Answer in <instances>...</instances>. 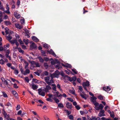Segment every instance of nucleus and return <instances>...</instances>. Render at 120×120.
I'll list each match as a JSON object with an SVG mask.
<instances>
[{"label": "nucleus", "instance_id": "f704fd0d", "mask_svg": "<svg viewBox=\"0 0 120 120\" xmlns=\"http://www.w3.org/2000/svg\"><path fill=\"white\" fill-rule=\"evenodd\" d=\"M29 40L28 39H27V40H26L25 39H24L23 40V42H24L25 44L26 45H27L28 43V41Z\"/></svg>", "mask_w": 120, "mask_h": 120}, {"label": "nucleus", "instance_id": "393cba45", "mask_svg": "<svg viewBox=\"0 0 120 120\" xmlns=\"http://www.w3.org/2000/svg\"><path fill=\"white\" fill-rule=\"evenodd\" d=\"M38 88V86L34 84H33L32 85V88L33 90H35L37 89Z\"/></svg>", "mask_w": 120, "mask_h": 120}, {"label": "nucleus", "instance_id": "f03ea898", "mask_svg": "<svg viewBox=\"0 0 120 120\" xmlns=\"http://www.w3.org/2000/svg\"><path fill=\"white\" fill-rule=\"evenodd\" d=\"M67 78L68 79V80L70 82H72V81H75L76 79V77L75 76H73L71 78L70 77L68 76H66Z\"/></svg>", "mask_w": 120, "mask_h": 120}, {"label": "nucleus", "instance_id": "f257e3e1", "mask_svg": "<svg viewBox=\"0 0 120 120\" xmlns=\"http://www.w3.org/2000/svg\"><path fill=\"white\" fill-rule=\"evenodd\" d=\"M30 43H32L30 45V47L31 49H37V45L35 44L34 42L32 41Z\"/></svg>", "mask_w": 120, "mask_h": 120}, {"label": "nucleus", "instance_id": "6ab92c4d", "mask_svg": "<svg viewBox=\"0 0 120 120\" xmlns=\"http://www.w3.org/2000/svg\"><path fill=\"white\" fill-rule=\"evenodd\" d=\"M30 71L28 69H26L25 71L23 73V74L26 75L27 74H29L30 73Z\"/></svg>", "mask_w": 120, "mask_h": 120}, {"label": "nucleus", "instance_id": "6e6d98bb", "mask_svg": "<svg viewBox=\"0 0 120 120\" xmlns=\"http://www.w3.org/2000/svg\"><path fill=\"white\" fill-rule=\"evenodd\" d=\"M44 65L45 67L46 68H48V65L47 64V63H44Z\"/></svg>", "mask_w": 120, "mask_h": 120}, {"label": "nucleus", "instance_id": "bf43d9fd", "mask_svg": "<svg viewBox=\"0 0 120 120\" xmlns=\"http://www.w3.org/2000/svg\"><path fill=\"white\" fill-rule=\"evenodd\" d=\"M3 113L4 115L5 116H7V114L6 113V112H5V111L4 110V109L3 110Z\"/></svg>", "mask_w": 120, "mask_h": 120}, {"label": "nucleus", "instance_id": "a211bd4d", "mask_svg": "<svg viewBox=\"0 0 120 120\" xmlns=\"http://www.w3.org/2000/svg\"><path fill=\"white\" fill-rule=\"evenodd\" d=\"M14 15L15 17L16 18H19L20 17V15L17 13L14 12Z\"/></svg>", "mask_w": 120, "mask_h": 120}, {"label": "nucleus", "instance_id": "9d476101", "mask_svg": "<svg viewBox=\"0 0 120 120\" xmlns=\"http://www.w3.org/2000/svg\"><path fill=\"white\" fill-rule=\"evenodd\" d=\"M62 66H63L67 68H71L72 67L71 64L68 63H66L65 64H64L62 63Z\"/></svg>", "mask_w": 120, "mask_h": 120}, {"label": "nucleus", "instance_id": "20e7f679", "mask_svg": "<svg viewBox=\"0 0 120 120\" xmlns=\"http://www.w3.org/2000/svg\"><path fill=\"white\" fill-rule=\"evenodd\" d=\"M105 111L104 110H101L100 111V112L98 114V116L100 117H102V116H105V114L104 113Z\"/></svg>", "mask_w": 120, "mask_h": 120}, {"label": "nucleus", "instance_id": "8fccbe9b", "mask_svg": "<svg viewBox=\"0 0 120 120\" xmlns=\"http://www.w3.org/2000/svg\"><path fill=\"white\" fill-rule=\"evenodd\" d=\"M93 103L94 105L95 106H98L99 105V103L97 102L96 101Z\"/></svg>", "mask_w": 120, "mask_h": 120}, {"label": "nucleus", "instance_id": "f3484780", "mask_svg": "<svg viewBox=\"0 0 120 120\" xmlns=\"http://www.w3.org/2000/svg\"><path fill=\"white\" fill-rule=\"evenodd\" d=\"M15 26L16 28L19 29H21L22 28V26L20 24L18 23L15 24Z\"/></svg>", "mask_w": 120, "mask_h": 120}, {"label": "nucleus", "instance_id": "ddd939ff", "mask_svg": "<svg viewBox=\"0 0 120 120\" xmlns=\"http://www.w3.org/2000/svg\"><path fill=\"white\" fill-rule=\"evenodd\" d=\"M97 98L95 96H93L92 97H91V101L93 103L96 102V100Z\"/></svg>", "mask_w": 120, "mask_h": 120}, {"label": "nucleus", "instance_id": "4d7b16f0", "mask_svg": "<svg viewBox=\"0 0 120 120\" xmlns=\"http://www.w3.org/2000/svg\"><path fill=\"white\" fill-rule=\"evenodd\" d=\"M36 62H35L34 60L32 61L31 62V64L32 65H34Z\"/></svg>", "mask_w": 120, "mask_h": 120}, {"label": "nucleus", "instance_id": "ea45409f", "mask_svg": "<svg viewBox=\"0 0 120 120\" xmlns=\"http://www.w3.org/2000/svg\"><path fill=\"white\" fill-rule=\"evenodd\" d=\"M5 62L2 59H1L0 60V63L2 65H3Z\"/></svg>", "mask_w": 120, "mask_h": 120}, {"label": "nucleus", "instance_id": "aec40b11", "mask_svg": "<svg viewBox=\"0 0 120 120\" xmlns=\"http://www.w3.org/2000/svg\"><path fill=\"white\" fill-rule=\"evenodd\" d=\"M80 95L83 98L85 99H86V94H82V93L80 94Z\"/></svg>", "mask_w": 120, "mask_h": 120}, {"label": "nucleus", "instance_id": "13d9d810", "mask_svg": "<svg viewBox=\"0 0 120 120\" xmlns=\"http://www.w3.org/2000/svg\"><path fill=\"white\" fill-rule=\"evenodd\" d=\"M70 92L73 94H75V93L74 91L73 90H70Z\"/></svg>", "mask_w": 120, "mask_h": 120}, {"label": "nucleus", "instance_id": "6e6552de", "mask_svg": "<svg viewBox=\"0 0 120 120\" xmlns=\"http://www.w3.org/2000/svg\"><path fill=\"white\" fill-rule=\"evenodd\" d=\"M66 107L67 108L70 110L72 108V104H71L69 103L68 102L66 104Z\"/></svg>", "mask_w": 120, "mask_h": 120}, {"label": "nucleus", "instance_id": "de8ad7c7", "mask_svg": "<svg viewBox=\"0 0 120 120\" xmlns=\"http://www.w3.org/2000/svg\"><path fill=\"white\" fill-rule=\"evenodd\" d=\"M75 107L78 110L80 108V107L79 106V105H77L75 106Z\"/></svg>", "mask_w": 120, "mask_h": 120}, {"label": "nucleus", "instance_id": "052dcab7", "mask_svg": "<svg viewBox=\"0 0 120 120\" xmlns=\"http://www.w3.org/2000/svg\"><path fill=\"white\" fill-rule=\"evenodd\" d=\"M19 67L21 72L22 73V67L21 64V65H19Z\"/></svg>", "mask_w": 120, "mask_h": 120}, {"label": "nucleus", "instance_id": "0eeeda50", "mask_svg": "<svg viewBox=\"0 0 120 120\" xmlns=\"http://www.w3.org/2000/svg\"><path fill=\"white\" fill-rule=\"evenodd\" d=\"M103 90L106 91H109L111 90V88L109 86H103L102 87Z\"/></svg>", "mask_w": 120, "mask_h": 120}, {"label": "nucleus", "instance_id": "9b49d317", "mask_svg": "<svg viewBox=\"0 0 120 120\" xmlns=\"http://www.w3.org/2000/svg\"><path fill=\"white\" fill-rule=\"evenodd\" d=\"M31 38L35 42H37L39 41V39L35 36H33Z\"/></svg>", "mask_w": 120, "mask_h": 120}, {"label": "nucleus", "instance_id": "1a4fd4ad", "mask_svg": "<svg viewBox=\"0 0 120 120\" xmlns=\"http://www.w3.org/2000/svg\"><path fill=\"white\" fill-rule=\"evenodd\" d=\"M9 41L12 44L15 43L16 45L17 46H18L19 45V43H18L17 42V41L16 40V39L10 40Z\"/></svg>", "mask_w": 120, "mask_h": 120}, {"label": "nucleus", "instance_id": "a18cd8bd", "mask_svg": "<svg viewBox=\"0 0 120 120\" xmlns=\"http://www.w3.org/2000/svg\"><path fill=\"white\" fill-rule=\"evenodd\" d=\"M55 73L56 75L58 76L59 74V72L58 71L56 70L55 71Z\"/></svg>", "mask_w": 120, "mask_h": 120}, {"label": "nucleus", "instance_id": "09e8293b", "mask_svg": "<svg viewBox=\"0 0 120 120\" xmlns=\"http://www.w3.org/2000/svg\"><path fill=\"white\" fill-rule=\"evenodd\" d=\"M68 101H71V102H73V99L71 98H67Z\"/></svg>", "mask_w": 120, "mask_h": 120}, {"label": "nucleus", "instance_id": "7c9ffc66", "mask_svg": "<svg viewBox=\"0 0 120 120\" xmlns=\"http://www.w3.org/2000/svg\"><path fill=\"white\" fill-rule=\"evenodd\" d=\"M58 104V106L60 108L64 107V105L62 103H60Z\"/></svg>", "mask_w": 120, "mask_h": 120}, {"label": "nucleus", "instance_id": "0e129e2a", "mask_svg": "<svg viewBox=\"0 0 120 120\" xmlns=\"http://www.w3.org/2000/svg\"><path fill=\"white\" fill-rule=\"evenodd\" d=\"M44 74L45 75H48L49 73L47 71H45L44 72Z\"/></svg>", "mask_w": 120, "mask_h": 120}, {"label": "nucleus", "instance_id": "680f3d73", "mask_svg": "<svg viewBox=\"0 0 120 120\" xmlns=\"http://www.w3.org/2000/svg\"><path fill=\"white\" fill-rule=\"evenodd\" d=\"M57 87L60 90H62V89H60V85L59 84H57Z\"/></svg>", "mask_w": 120, "mask_h": 120}, {"label": "nucleus", "instance_id": "c85d7f7f", "mask_svg": "<svg viewBox=\"0 0 120 120\" xmlns=\"http://www.w3.org/2000/svg\"><path fill=\"white\" fill-rule=\"evenodd\" d=\"M60 75L64 77V78H67L66 76H68L67 75H65L63 72L62 71L60 73Z\"/></svg>", "mask_w": 120, "mask_h": 120}, {"label": "nucleus", "instance_id": "a19ab883", "mask_svg": "<svg viewBox=\"0 0 120 120\" xmlns=\"http://www.w3.org/2000/svg\"><path fill=\"white\" fill-rule=\"evenodd\" d=\"M9 51H7L6 53V54L5 55L6 57L7 58H8L9 57Z\"/></svg>", "mask_w": 120, "mask_h": 120}, {"label": "nucleus", "instance_id": "864d4df0", "mask_svg": "<svg viewBox=\"0 0 120 120\" xmlns=\"http://www.w3.org/2000/svg\"><path fill=\"white\" fill-rule=\"evenodd\" d=\"M79 90L81 91H82L83 90L82 89V86H79Z\"/></svg>", "mask_w": 120, "mask_h": 120}, {"label": "nucleus", "instance_id": "774afa93", "mask_svg": "<svg viewBox=\"0 0 120 120\" xmlns=\"http://www.w3.org/2000/svg\"><path fill=\"white\" fill-rule=\"evenodd\" d=\"M44 118L45 120H50L46 116H44Z\"/></svg>", "mask_w": 120, "mask_h": 120}, {"label": "nucleus", "instance_id": "7ed1b4c3", "mask_svg": "<svg viewBox=\"0 0 120 120\" xmlns=\"http://www.w3.org/2000/svg\"><path fill=\"white\" fill-rule=\"evenodd\" d=\"M23 30L25 31L24 32H23V33H24L25 34V36H27L28 38L30 37V36L29 34V31L27 29H26L25 28L23 29Z\"/></svg>", "mask_w": 120, "mask_h": 120}, {"label": "nucleus", "instance_id": "c756f323", "mask_svg": "<svg viewBox=\"0 0 120 120\" xmlns=\"http://www.w3.org/2000/svg\"><path fill=\"white\" fill-rule=\"evenodd\" d=\"M41 53L43 56H46L45 55V52L43 50H41Z\"/></svg>", "mask_w": 120, "mask_h": 120}, {"label": "nucleus", "instance_id": "79ce46f5", "mask_svg": "<svg viewBox=\"0 0 120 120\" xmlns=\"http://www.w3.org/2000/svg\"><path fill=\"white\" fill-rule=\"evenodd\" d=\"M112 112V113H111L110 114V116L111 117H112L113 118L115 116H114V114L113 113H114L113 112Z\"/></svg>", "mask_w": 120, "mask_h": 120}, {"label": "nucleus", "instance_id": "49530a36", "mask_svg": "<svg viewBox=\"0 0 120 120\" xmlns=\"http://www.w3.org/2000/svg\"><path fill=\"white\" fill-rule=\"evenodd\" d=\"M71 70L75 74H77V72L76 71V70L75 69H71Z\"/></svg>", "mask_w": 120, "mask_h": 120}, {"label": "nucleus", "instance_id": "3c124183", "mask_svg": "<svg viewBox=\"0 0 120 120\" xmlns=\"http://www.w3.org/2000/svg\"><path fill=\"white\" fill-rule=\"evenodd\" d=\"M69 118L70 119H73L74 118L73 116L72 115H70L69 116Z\"/></svg>", "mask_w": 120, "mask_h": 120}, {"label": "nucleus", "instance_id": "c03bdc74", "mask_svg": "<svg viewBox=\"0 0 120 120\" xmlns=\"http://www.w3.org/2000/svg\"><path fill=\"white\" fill-rule=\"evenodd\" d=\"M25 81H26L28 83L29 81V79L28 77H26L25 78Z\"/></svg>", "mask_w": 120, "mask_h": 120}, {"label": "nucleus", "instance_id": "bb28decb", "mask_svg": "<svg viewBox=\"0 0 120 120\" xmlns=\"http://www.w3.org/2000/svg\"><path fill=\"white\" fill-rule=\"evenodd\" d=\"M7 39L9 41H10V40L12 38V37H11L10 35H8V36H6Z\"/></svg>", "mask_w": 120, "mask_h": 120}, {"label": "nucleus", "instance_id": "5fc2aeb1", "mask_svg": "<svg viewBox=\"0 0 120 120\" xmlns=\"http://www.w3.org/2000/svg\"><path fill=\"white\" fill-rule=\"evenodd\" d=\"M20 108V106L19 105H17L16 108V110H18Z\"/></svg>", "mask_w": 120, "mask_h": 120}, {"label": "nucleus", "instance_id": "2eb2a0df", "mask_svg": "<svg viewBox=\"0 0 120 120\" xmlns=\"http://www.w3.org/2000/svg\"><path fill=\"white\" fill-rule=\"evenodd\" d=\"M1 79L2 82H4V84H5V85L7 86L8 85V82L7 81L5 80L3 78H1Z\"/></svg>", "mask_w": 120, "mask_h": 120}, {"label": "nucleus", "instance_id": "4be33fe9", "mask_svg": "<svg viewBox=\"0 0 120 120\" xmlns=\"http://www.w3.org/2000/svg\"><path fill=\"white\" fill-rule=\"evenodd\" d=\"M51 86H53L52 87V89L55 91H56V86L55 84H52L51 85Z\"/></svg>", "mask_w": 120, "mask_h": 120}, {"label": "nucleus", "instance_id": "cd10ccee", "mask_svg": "<svg viewBox=\"0 0 120 120\" xmlns=\"http://www.w3.org/2000/svg\"><path fill=\"white\" fill-rule=\"evenodd\" d=\"M43 46L44 47L47 49H48L49 47V45L46 43L44 44Z\"/></svg>", "mask_w": 120, "mask_h": 120}, {"label": "nucleus", "instance_id": "72a5a7b5", "mask_svg": "<svg viewBox=\"0 0 120 120\" xmlns=\"http://www.w3.org/2000/svg\"><path fill=\"white\" fill-rule=\"evenodd\" d=\"M64 111L67 113L68 115H69L71 112V110L68 111V110H64Z\"/></svg>", "mask_w": 120, "mask_h": 120}, {"label": "nucleus", "instance_id": "338daca9", "mask_svg": "<svg viewBox=\"0 0 120 120\" xmlns=\"http://www.w3.org/2000/svg\"><path fill=\"white\" fill-rule=\"evenodd\" d=\"M44 60L46 61H48L49 60V59L47 57H44Z\"/></svg>", "mask_w": 120, "mask_h": 120}, {"label": "nucleus", "instance_id": "423d86ee", "mask_svg": "<svg viewBox=\"0 0 120 120\" xmlns=\"http://www.w3.org/2000/svg\"><path fill=\"white\" fill-rule=\"evenodd\" d=\"M42 91L41 89L39 88L38 90V93L39 95H41L42 96H44L45 95V93L44 92H41Z\"/></svg>", "mask_w": 120, "mask_h": 120}, {"label": "nucleus", "instance_id": "69168bd1", "mask_svg": "<svg viewBox=\"0 0 120 120\" xmlns=\"http://www.w3.org/2000/svg\"><path fill=\"white\" fill-rule=\"evenodd\" d=\"M28 64H29L27 63H26L25 67V69H27L28 68Z\"/></svg>", "mask_w": 120, "mask_h": 120}, {"label": "nucleus", "instance_id": "5701e85b", "mask_svg": "<svg viewBox=\"0 0 120 120\" xmlns=\"http://www.w3.org/2000/svg\"><path fill=\"white\" fill-rule=\"evenodd\" d=\"M15 3V2L13 0H12L11 2V4H12L11 8H14L15 7V5L14 4Z\"/></svg>", "mask_w": 120, "mask_h": 120}, {"label": "nucleus", "instance_id": "dca6fc26", "mask_svg": "<svg viewBox=\"0 0 120 120\" xmlns=\"http://www.w3.org/2000/svg\"><path fill=\"white\" fill-rule=\"evenodd\" d=\"M48 52L49 53L51 54L52 55H53L55 57L56 56V54H55L54 52L51 49V50L50 51H48Z\"/></svg>", "mask_w": 120, "mask_h": 120}, {"label": "nucleus", "instance_id": "412c9836", "mask_svg": "<svg viewBox=\"0 0 120 120\" xmlns=\"http://www.w3.org/2000/svg\"><path fill=\"white\" fill-rule=\"evenodd\" d=\"M53 99L55 101V102L57 104H58V103L60 102V101L58 99H57L55 97L53 98Z\"/></svg>", "mask_w": 120, "mask_h": 120}, {"label": "nucleus", "instance_id": "e433bc0d", "mask_svg": "<svg viewBox=\"0 0 120 120\" xmlns=\"http://www.w3.org/2000/svg\"><path fill=\"white\" fill-rule=\"evenodd\" d=\"M55 67L56 68L58 69H60L61 68V67L60 66L58 65H55Z\"/></svg>", "mask_w": 120, "mask_h": 120}, {"label": "nucleus", "instance_id": "39448f33", "mask_svg": "<svg viewBox=\"0 0 120 120\" xmlns=\"http://www.w3.org/2000/svg\"><path fill=\"white\" fill-rule=\"evenodd\" d=\"M51 89V88L49 85H46V87H44L43 89V90L45 91L46 92H49V90H50Z\"/></svg>", "mask_w": 120, "mask_h": 120}, {"label": "nucleus", "instance_id": "4c0bfd02", "mask_svg": "<svg viewBox=\"0 0 120 120\" xmlns=\"http://www.w3.org/2000/svg\"><path fill=\"white\" fill-rule=\"evenodd\" d=\"M99 108H100V109L101 110H102L103 108L104 107V106L101 104H99Z\"/></svg>", "mask_w": 120, "mask_h": 120}, {"label": "nucleus", "instance_id": "2f4dec72", "mask_svg": "<svg viewBox=\"0 0 120 120\" xmlns=\"http://www.w3.org/2000/svg\"><path fill=\"white\" fill-rule=\"evenodd\" d=\"M35 66H33L34 67H40V66L39 65V64L38 62H36L35 64Z\"/></svg>", "mask_w": 120, "mask_h": 120}, {"label": "nucleus", "instance_id": "b1692460", "mask_svg": "<svg viewBox=\"0 0 120 120\" xmlns=\"http://www.w3.org/2000/svg\"><path fill=\"white\" fill-rule=\"evenodd\" d=\"M38 58L40 62L41 63H43L44 61V60L40 56L38 57Z\"/></svg>", "mask_w": 120, "mask_h": 120}, {"label": "nucleus", "instance_id": "37998d69", "mask_svg": "<svg viewBox=\"0 0 120 120\" xmlns=\"http://www.w3.org/2000/svg\"><path fill=\"white\" fill-rule=\"evenodd\" d=\"M46 100L47 101H50L51 102H52L53 101V100L52 99L50 98H47Z\"/></svg>", "mask_w": 120, "mask_h": 120}, {"label": "nucleus", "instance_id": "c9c22d12", "mask_svg": "<svg viewBox=\"0 0 120 120\" xmlns=\"http://www.w3.org/2000/svg\"><path fill=\"white\" fill-rule=\"evenodd\" d=\"M4 22L6 25H10L11 24V22L9 21H4Z\"/></svg>", "mask_w": 120, "mask_h": 120}, {"label": "nucleus", "instance_id": "4468645a", "mask_svg": "<svg viewBox=\"0 0 120 120\" xmlns=\"http://www.w3.org/2000/svg\"><path fill=\"white\" fill-rule=\"evenodd\" d=\"M53 93H55V94L56 95H55V96H56L57 97H61L62 96V95L61 94H60H60V93L58 91L54 92Z\"/></svg>", "mask_w": 120, "mask_h": 120}, {"label": "nucleus", "instance_id": "603ef678", "mask_svg": "<svg viewBox=\"0 0 120 120\" xmlns=\"http://www.w3.org/2000/svg\"><path fill=\"white\" fill-rule=\"evenodd\" d=\"M3 96L4 97H7V95L4 92H2Z\"/></svg>", "mask_w": 120, "mask_h": 120}, {"label": "nucleus", "instance_id": "e2e57ef3", "mask_svg": "<svg viewBox=\"0 0 120 120\" xmlns=\"http://www.w3.org/2000/svg\"><path fill=\"white\" fill-rule=\"evenodd\" d=\"M14 87L15 88H17L18 87V86H17V85L16 83H14Z\"/></svg>", "mask_w": 120, "mask_h": 120}, {"label": "nucleus", "instance_id": "473e14b6", "mask_svg": "<svg viewBox=\"0 0 120 120\" xmlns=\"http://www.w3.org/2000/svg\"><path fill=\"white\" fill-rule=\"evenodd\" d=\"M98 98L101 100H102L103 99V96L101 95H100L98 96Z\"/></svg>", "mask_w": 120, "mask_h": 120}, {"label": "nucleus", "instance_id": "a878e982", "mask_svg": "<svg viewBox=\"0 0 120 120\" xmlns=\"http://www.w3.org/2000/svg\"><path fill=\"white\" fill-rule=\"evenodd\" d=\"M12 93L15 95V96L16 98H17L18 94L14 90L12 91Z\"/></svg>", "mask_w": 120, "mask_h": 120}, {"label": "nucleus", "instance_id": "f8f14e48", "mask_svg": "<svg viewBox=\"0 0 120 120\" xmlns=\"http://www.w3.org/2000/svg\"><path fill=\"white\" fill-rule=\"evenodd\" d=\"M82 85L83 86L88 87L90 85L89 82L88 81H86V82L83 83Z\"/></svg>", "mask_w": 120, "mask_h": 120}, {"label": "nucleus", "instance_id": "58836bf2", "mask_svg": "<svg viewBox=\"0 0 120 120\" xmlns=\"http://www.w3.org/2000/svg\"><path fill=\"white\" fill-rule=\"evenodd\" d=\"M45 81L46 82V81H48L49 80V77H45Z\"/></svg>", "mask_w": 120, "mask_h": 120}]
</instances>
